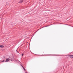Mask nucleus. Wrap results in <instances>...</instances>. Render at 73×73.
I'll return each instance as SVG.
<instances>
[{
  "mask_svg": "<svg viewBox=\"0 0 73 73\" xmlns=\"http://www.w3.org/2000/svg\"><path fill=\"white\" fill-rule=\"evenodd\" d=\"M9 61V58H7L6 60V61L5 62H8Z\"/></svg>",
  "mask_w": 73,
  "mask_h": 73,
  "instance_id": "nucleus-1",
  "label": "nucleus"
},
{
  "mask_svg": "<svg viewBox=\"0 0 73 73\" xmlns=\"http://www.w3.org/2000/svg\"><path fill=\"white\" fill-rule=\"evenodd\" d=\"M0 48H4V46L3 45H0Z\"/></svg>",
  "mask_w": 73,
  "mask_h": 73,
  "instance_id": "nucleus-2",
  "label": "nucleus"
},
{
  "mask_svg": "<svg viewBox=\"0 0 73 73\" xmlns=\"http://www.w3.org/2000/svg\"><path fill=\"white\" fill-rule=\"evenodd\" d=\"M69 56L70 58H73V55H70Z\"/></svg>",
  "mask_w": 73,
  "mask_h": 73,
  "instance_id": "nucleus-3",
  "label": "nucleus"
},
{
  "mask_svg": "<svg viewBox=\"0 0 73 73\" xmlns=\"http://www.w3.org/2000/svg\"><path fill=\"white\" fill-rule=\"evenodd\" d=\"M4 62V60H3L1 62Z\"/></svg>",
  "mask_w": 73,
  "mask_h": 73,
  "instance_id": "nucleus-6",
  "label": "nucleus"
},
{
  "mask_svg": "<svg viewBox=\"0 0 73 73\" xmlns=\"http://www.w3.org/2000/svg\"><path fill=\"white\" fill-rule=\"evenodd\" d=\"M23 0H21L20 1V3H22V2H23Z\"/></svg>",
  "mask_w": 73,
  "mask_h": 73,
  "instance_id": "nucleus-4",
  "label": "nucleus"
},
{
  "mask_svg": "<svg viewBox=\"0 0 73 73\" xmlns=\"http://www.w3.org/2000/svg\"><path fill=\"white\" fill-rule=\"evenodd\" d=\"M22 66L24 70H25V68H24V67H23V66Z\"/></svg>",
  "mask_w": 73,
  "mask_h": 73,
  "instance_id": "nucleus-5",
  "label": "nucleus"
},
{
  "mask_svg": "<svg viewBox=\"0 0 73 73\" xmlns=\"http://www.w3.org/2000/svg\"><path fill=\"white\" fill-rule=\"evenodd\" d=\"M23 55H24V54H22V56H23Z\"/></svg>",
  "mask_w": 73,
  "mask_h": 73,
  "instance_id": "nucleus-7",
  "label": "nucleus"
}]
</instances>
